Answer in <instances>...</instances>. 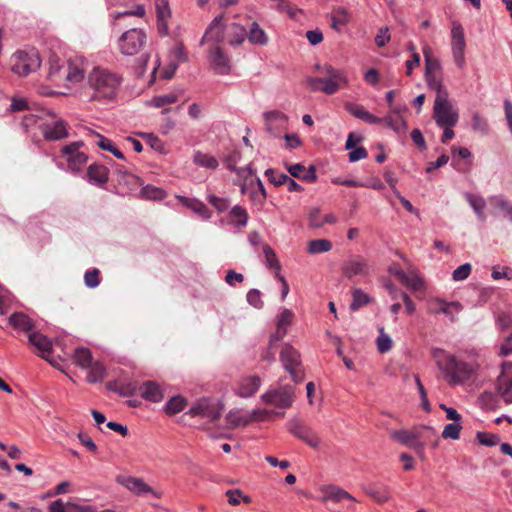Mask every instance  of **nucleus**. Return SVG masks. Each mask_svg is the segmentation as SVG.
<instances>
[{
  "mask_svg": "<svg viewBox=\"0 0 512 512\" xmlns=\"http://www.w3.org/2000/svg\"><path fill=\"white\" fill-rule=\"evenodd\" d=\"M100 272L97 268L88 270L84 275L85 285L89 288H96L100 284Z\"/></svg>",
  "mask_w": 512,
  "mask_h": 512,
  "instance_id": "obj_64",
  "label": "nucleus"
},
{
  "mask_svg": "<svg viewBox=\"0 0 512 512\" xmlns=\"http://www.w3.org/2000/svg\"><path fill=\"white\" fill-rule=\"evenodd\" d=\"M266 130L274 137H278L280 132L287 129L288 117L277 110L264 113Z\"/></svg>",
  "mask_w": 512,
  "mask_h": 512,
  "instance_id": "obj_18",
  "label": "nucleus"
},
{
  "mask_svg": "<svg viewBox=\"0 0 512 512\" xmlns=\"http://www.w3.org/2000/svg\"><path fill=\"white\" fill-rule=\"evenodd\" d=\"M265 175L267 176L269 182L274 184L275 186H281L286 184L288 181V175L285 173H277L274 169L269 168L265 171Z\"/></svg>",
  "mask_w": 512,
  "mask_h": 512,
  "instance_id": "obj_60",
  "label": "nucleus"
},
{
  "mask_svg": "<svg viewBox=\"0 0 512 512\" xmlns=\"http://www.w3.org/2000/svg\"><path fill=\"white\" fill-rule=\"evenodd\" d=\"M490 202L497 209L503 211L510 221H512V204L502 196H493Z\"/></svg>",
  "mask_w": 512,
  "mask_h": 512,
  "instance_id": "obj_53",
  "label": "nucleus"
},
{
  "mask_svg": "<svg viewBox=\"0 0 512 512\" xmlns=\"http://www.w3.org/2000/svg\"><path fill=\"white\" fill-rule=\"evenodd\" d=\"M87 179L94 185H104L108 182L109 171L104 165L92 164L87 169Z\"/></svg>",
  "mask_w": 512,
  "mask_h": 512,
  "instance_id": "obj_27",
  "label": "nucleus"
},
{
  "mask_svg": "<svg viewBox=\"0 0 512 512\" xmlns=\"http://www.w3.org/2000/svg\"><path fill=\"white\" fill-rule=\"evenodd\" d=\"M187 401L182 396L172 397L165 405V412L168 415H175L186 407Z\"/></svg>",
  "mask_w": 512,
  "mask_h": 512,
  "instance_id": "obj_50",
  "label": "nucleus"
},
{
  "mask_svg": "<svg viewBox=\"0 0 512 512\" xmlns=\"http://www.w3.org/2000/svg\"><path fill=\"white\" fill-rule=\"evenodd\" d=\"M391 437L409 448L420 450L428 444L430 437H434L433 447H437L439 440L437 431L431 426L414 427L412 430L400 429L391 432Z\"/></svg>",
  "mask_w": 512,
  "mask_h": 512,
  "instance_id": "obj_3",
  "label": "nucleus"
},
{
  "mask_svg": "<svg viewBox=\"0 0 512 512\" xmlns=\"http://www.w3.org/2000/svg\"><path fill=\"white\" fill-rule=\"evenodd\" d=\"M227 421L232 427H245L251 423L249 414H242L239 411H231L227 415Z\"/></svg>",
  "mask_w": 512,
  "mask_h": 512,
  "instance_id": "obj_51",
  "label": "nucleus"
},
{
  "mask_svg": "<svg viewBox=\"0 0 512 512\" xmlns=\"http://www.w3.org/2000/svg\"><path fill=\"white\" fill-rule=\"evenodd\" d=\"M65 68L61 59L56 55H51L48 60V73L47 77L51 81H61L65 77Z\"/></svg>",
  "mask_w": 512,
  "mask_h": 512,
  "instance_id": "obj_33",
  "label": "nucleus"
},
{
  "mask_svg": "<svg viewBox=\"0 0 512 512\" xmlns=\"http://www.w3.org/2000/svg\"><path fill=\"white\" fill-rule=\"evenodd\" d=\"M118 482L135 495L142 496L151 493L154 497L160 498V494L154 491L142 478L128 476L118 478Z\"/></svg>",
  "mask_w": 512,
  "mask_h": 512,
  "instance_id": "obj_19",
  "label": "nucleus"
},
{
  "mask_svg": "<svg viewBox=\"0 0 512 512\" xmlns=\"http://www.w3.org/2000/svg\"><path fill=\"white\" fill-rule=\"evenodd\" d=\"M345 108L351 115L368 124H382L380 117L371 114L360 104L346 103Z\"/></svg>",
  "mask_w": 512,
  "mask_h": 512,
  "instance_id": "obj_25",
  "label": "nucleus"
},
{
  "mask_svg": "<svg viewBox=\"0 0 512 512\" xmlns=\"http://www.w3.org/2000/svg\"><path fill=\"white\" fill-rule=\"evenodd\" d=\"M180 94L178 92H171L168 94L157 95L150 99L147 104L155 108H164L163 114L168 113L170 108H166L168 105L174 104L178 101Z\"/></svg>",
  "mask_w": 512,
  "mask_h": 512,
  "instance_id": "obj_32",
  "label": "nucleus"
},
{
  "mask_svg": "<svg viewBox=\"0 0 512 512\" xmlns=\"http://www.w3.org/2000/svg\"><path fill=\"white\" fill-rule=\"evenodd\" d=\"M372 298L362 289L355 288L352 291V302L350 304L351 311H357L360 307L369 304Z\"/></svg>",
  "mask_w": 512,
  "mask_h": 512,
  "instance_id": "obj_43",
  "label": "nucleus"
},
{
  "mask_svg": "<svg viewBox=\"0 0 512 512\" xmlns=\"http://www.w3.org/2000/svg\"><path fill=\"white\" fill-rule=\"evenodd\" d=\"M465 35L462 25L455 21L451 28V49L455 64L459 68H463L466 64L465 60Z\"/></svg>",
  "mask_w": 512,
  "mask_h": 512,
  "instance_id": "obj_11",
  "label": "nucleus"
},
{
  "mask_svg": "<svg viewBox=\"0 0 512 512\" xmlns=\"http://www.w3.org/2000/svg\"><path fill=\"white\" fill-rule=\"evenodd\" d=\"M139 392L142 398L154 403L160 402L164 397L163 390L161 389L159 384H157L154 381L144 382L139 387Z\"/></svg>",
  "mask_w": 512,
  "mask_h": 512,
  "instance_id": "obj_26",
  "label": "nucleus"
},
{
  "mask_svg": "<svg viewBox=\"0 0 512 512\" xmlns=\"http://www.w3.org/2000/svg\"><path fill=\"white\" fill-rule=\"evenodd\" d=\"M496 388L505 403H512V374L501 373L498 376Z\"/></svg>",
  "mask_w": 512,
  "mask_h": 512,
  "instance_id": "obj_30",
  "label": "nucleus"
},
{
  "mask_svg": "<svg viewBox=\"0 0 512 512\" xmlns=\"http://www.w3.org/2000/svg\"><path fill=\"white\" fill-rule=\"evenodd\" d=\"M263 253H264L267 265L271 268H274L276 270V274L280 273L281 265L277 259V256H276L274 250L269 245H264Z\"/></svg>",
  "mask_w": 512,
  "mask_h": 512,
  "instance_id": "obj_57",
  "label": "nucleus"
},
{
  "mask_svg": "<svg viewBox=\"0 0 512 512\" xmlns=\"http://www.w3.org/2000/svg\"><path fill=\"white\" fill-rule=\"evenodd\" d=\"M425 81L428 87L436 92V95H440L441 92H447L442 85V79L438 72H425Z\"/></svg>",
  "mask_w": 512,
  "mask_h": 512,
  "instance_id": "obj_48",
  "label": "nucleus"
},
{
  "mask_svg": "<svg viewBox=\"0 0 512 512\" xmlns=\"http://www.w3.org/2000/svg\"><path fill=\"white\" fill-rule=\"evenodd\" d=\"M324 73V77H310L307 79L308 86L312 91L333 95L339 89L347 86L348 78L344 70L327 65L324 67Z\"/></svg>",
  "mask_w": 512,
  "mask_h": 512,
  "instance_id": "obj_4",
  "label": "nucleus"
},
{
  "mask_svg": "<svg viewBox=\"0 0 512 512\" xmlns=\"http://www.w3.org/2000/svg\"><path fill=\"white\" fill-rule=\"evenodd\" d=\"M261 400L266 405H272L280 409L290 408L295 400V388L291 385H284L271 389L261 395Z\"/></svg>",
  "mask_w": 512,
  "mask_h": 512,
  "instance_id": "obj_9",
  "label": "nucleus"
},
{
  "mask_svg": "<svg viewBox=\"0 0 512 512\" xmlns=\"http://www.w3.org/2000/svg\"><path fill=\"white\" fill-rule=\"evenodd\" d=\"M41 66L39 53L31 49L29 51H17L12 57V71L22 77L38 70Z\"/></svg>",
  "mask_w": 512,
  "mask_h": 512,
  "instance_id": "obj_7",
  "label": "nucleus"
},
{
  "mask_svg": "<svg viewBox=\"0 0 512 512\" xmlns=\"http://www.w3.org/2000/svg\"><path fill=\"white\" fill-rule=\"evenodd\" d=\"M261 386V378L257 375H252L243 378L236 390V394L242 398H249L253 396Z\"/></svg>",
  "mask_w": 512,
  "mask_h": 512,
  "instance_id": "obj_24",
  "label": "nucleus"
},
{
  "mask_svg": "<svg viewBox=\"0 0 512 512\" xmlns=\"http://www.w3.org/2000/svg\"><path fill=\"white\" fill-rule=\"evenodd\" d=\"M246 38L247 30L243 25L238 23L230 24L227 39L231 46L243 44Z\"/></svg>",
  "mask_w": 512,
  "mask_h": 512,
  "instance_id": "obj_35",
  "label": "nucleus"
},
{
  "mask_svg": "<svg viewBox=\"0 0 512 512\" xmlns=\"http://www.w3.org/2000/svg\"><path fill=\"white\" fill-rule=\"evenodd\" d=\"M294 317V313L289 309H282L278 316L276 332L271 335V343H277L280 341L286 334L288 327L291 325Z\"/></svg>",
  "mask_w": 512,
  "mask_h": 512,
  "instance_id": "obj_23",
  "label": "nucleus"
},
{
  "mask_svg": "<svg viewBox=\"0 0 512 512\" xmlns=\"http://www.w3.org/2000/svg\"><path fill=\"white\" fill-rule=\"evenodd\" d=\"M210 405L211 403L208 399H200L189 409V414L193 417H203Z\"/></svg>",
  "mask_w": 512,
  "mask_h": 512,
  "instance_id": "obj_62",
  "label": "nucleus"
},
{
  "mask_svg": "<svg viewBox=\"0 0 512 512\" xmlns=\"http://www.w3.org/2000/svg\"><path fill=\"white\" fill-rule=\"evenodd\" d=\"M223 14L216 16L209 26L207 27L201 41L200 45H203L206 41H213L215 45H219L224 39V25Z\"/></svg>",
  "mask_w": 512,
  "mask_h": 512,
  "instance_id": "obj_21",
  "label": "nucleus"
},
{
  "mask_svg": "<svg viewBox=\"0 0 512 512\" xmlns=\"http://www.w3.org/2000/svg\"><path fill=\"white\" fill-rule=\"evenodd\" d=\"M89 370L87 380L89 383L101 382L105 377V367L100 362H92Z\"/></svg>",
  "mask_w": 512,
  "mask_h": 512,
  "instance_id": "obj_49",
  "label": "nucleus"
},
{
  "mask_svg": "<svg viewBox=\"0 0 512 512\" xmlns=\"http://www.w3.org/2000/svg\"><path fill=\"white\" fill-rule=\"evenodd\" d=\"M433 118L438 126H455L459 119L458 111L448 99V92L436 95L433 107Z\"/></svg>",
  "mask_w": 512,
  "mask_h": 512,
  "instance_id": "obj_5",
  "label": "nucleus"
},
{
  "mask_svg": "<svg viewBox=\"0 0 512 512\" xmlns=\"http://www.w3.org/2000/svg\"><path fill=\"white\" fill-rule=\"evenodd\" d=\"M229 221L237 228L245 227L248 223V213L247 210L240 206L235 205L229 212L228 215Z\"/></svg>",
  "mask_w": 512,
  "mask_h": 512,
  "instance_id": "obj_37",
  "label": "nucleus"
},
{
  "mask_svg": "<svg viewBox=\"0 0 512 512\" xmlns=\"http://www.w3.org/2000/svg\"><path fill=\"white\" fill-rule=\"evenodd\" d=\"M349 22V13L346 8L339 7L331 14V27L340 31Z\"/></svg>",
  "mask_w": 512,
  "mask_h": 512,
  "instance_id": "obj_39",
  "label": "nucleus"
},
{
  "mask_svg": "<svg viewBox=\"0 0 512 512\" xmlns=\"http://www.w3.org/2000/svg\"><path fill=\"white\" fill-rule=\"evenodd\" d=\"M141 196L151 200H161L165 197V192L153 185H146L141 190Z\"/></svg>",
  "mask_w": 512,
  "mask_h": 512,
  "instance_id": "obj_56",
  "label": "nucleus"
},
{
  "mask_svg": "<svg viewBox=\"0 0 512 512\" xmlns=\"http://www.w3.org/2000/svg\"><path fill=\"white\" fill-rule=\"evenodd\" d=\"M471 126L473 131L478 132L482 135H486L489 132V124L487 120L482 117L478 112H474L471 119Z\"/></svg>",
  "mask_w": 512,
  "mask_h": 512,
  "instance_id": "obj_52",
  "label": "nucleus"
},
{
  "mask_svg": "<svg viewBox=\"0 0 512 512\" xmlns=\"http://www.w3.org/2000/svg\"><path fill=\"white\" fill-rule=\"evenodd\" d=\"M87 67L88 62L85 58L80 56L70 58L67 62L64 79L70 83L81 82L85 77Z\"/></svg>",
  "mask_w": 512,
  "mask_h": 512,
  "instance_id": "obj_16",
  "label": "nucleus"
},
{
  "mask_svg": "<svg viewBox=\"0 0 512 512\" xmlns=\"http://www.w3.org/2000/svg\"><path fill=\"white\" fill-rule=\"evenodd\" d=\"M247 38L250 43L255 45H266L268 43V36L260 25L254 21L249 27Z\"/></svg>",
  "mask_w": 512,
  "mask_h": 512,
  "instance_id": "obj_36",
  "label": "nucleus"
},
{
  "mask_svg": "<svg viewBox=\"0 0 512 512\" xmlns=\"http://www.w3.org/2000/svg\"><path fill=\"white\" fill-rule=\"evenodd\" d=\"M28 343L35 348V354L55 366L54 360L50 358V355L53 351V344L47 336L40 332L33 331L28 334Z\"/></svg>",
  "mask_w": 512,
  "mask_h": 512,
  "instance_id": "obj_14",
  "label": "nucleus"
},
{
  "mask_svg": "<svg viewBox=\"0 0 512 512\" xmlns=\"http://www.w3.org/2000/svg\"><path fill=\"white\" fill-rule=\"evenodd\" d=\"M207 200L219 213L225 212L230 206L229 199L225 197L209 194Z\"/></svg>",
  "mask_w": 512,
  "mask_h": 512,
  "instance_id": "obj_58",
  "label": "nucleus"
},
{
  "mask_svg": "<svg viewBox=\"0 0 512 512\" xmlns=\"http://www.w3.org/2000/svg\"><path fill=\"white\" fill-rule=\"evenodd\" d=\"M74 362L83 369H87L91 366L92 353L88 348L78 347L73 354Z\"/></svg>",
  "mask_w": 512,
  "mask_h": 512,
  "instance_id": "obj_44",
  "label": "nucleus"
},
{
  "mask_svg": "<svg viewBox=\"0 0 512 512\" xmlns=\"http://www.w3.org/2000/svg\"><path fill=\"white\" fill-rule=\"evenodd\" d=\"M462 310V305L457 301L447 302L443 299L436 298L431 302V312L433 314L443 313L455 321V315Z\"/></svg>",
  "mask_w": 512,
  "mask_h": 512,
  "instance_id": "obj_22",
  "label": "nucleus"
},
{
  "mask_svg": "<svg viewBox=\"0 0 512 512\" xmlns=\"http://www.w3.org/2000/svg\"><path fill=\"white\" fill-rule=\"evenodd\" d=\"M382 119V123H384L388 128L392 129L398 135H403L407 131L406 122L402 117L394 118L392 115H387Z\"/></svg>",
  "mask_w": 512,
  "mask_h": 512,
  "instance_id": "obj_45",
  "label": "nucleus"
},
{
  "mask_svg": "<svg viewBox=\"0 0 512 512\" xmlns=\"http://www.w3.org/2000/svg\"><path fill=\"white\" fill-rule=\"evenodd\" d=\"M476 439L481 445L487 447H493L497 445L499 442V437L497 435L486 432H478L476 435Z\"/></svg>",
  "mask_w": 512,
  "mask_h": 512,
  "instance_id": "obj_63",
  "label": "nucleus"
},
{
  "mask_svg": "<svg viewBox=\"0 0 512 512\" xmlns=\"http://www.w3.org/2000/svg\"><path fill=\"white\" fill-rule=\"evenodd\" d=\"M332 249V243L328 239H314L308 242L307 251L310 254L325 253Z\"/></svg>",
  "mask_w": 512,
  "mask_h": 512,
  "instance_id": "obj_46",
  "label": "nucleus"
},
{
  "mask_svg": "<svg viewBox=\"0 0 512 512\" xmlns=\"http://www.w3.org/2000/svg\"><path fill=\"white\" fill-rule=\"evenodd\" d=\"M112 390L122 397H128L135 395L137 390H139V387H137V385L133 382H126L116 385V387L112 388Z\"/></svg>",
  "mask_w": 512,
  "mask_h": 512,
  "instance_id": "obj_59",
  "label": "nucleus"
},
{
  "mask_svg": "<svg viewBox=\"0 0 512 512\" xmlns=\"http://www.w3.org/2000/svg\"><path fill=\"white\" fill-rule=\"evenodd\" d=\"M93 134L96 136V145L105 151L111 152L116 158L125 160L124 154L115 146V144L108 138L93 132Z\"/></svg>",
  "mask_w": 512,
  "mask_h": 512,
  "instance_id": "obj_40",
  "label": "nucleus"
},
{
  "mask_svg": "<svg viewBox=\"0 0 512 512\" xmlns=\"http://www.w3.org/2000/svg\"><path fill=\"white\" fill-rule=\"evenodd\" d=\"M178 199L181 201V203L184 206H186L187 208L194 211L196 214L201 216L203 219L211 218V211L208 209V207L203 202H201L195 198H188L185 196H178Z\"/></svg>",
  "mask_w": 512,
  "mask_h": 512,
  "instance_id": "obj_34",
  "label": "nucleus"
},
{
  "mask_svg": "<svg viewBox=\"0 0 512 512\" xmlns=\"http://www.w3.org/2000/svg\"><path fill=\"white\" fill-rule=\"evenodd\" d=\"M187 59L188 55L187 52L185 51L184 46L182 44L176 45L170 52V72H165V78H171L174 75L177 68L179 67L180 63L186 62Z\"/></svg>",
  "mask_w": 512,
  "mask_h": 512,
  "instance_id": "obj_28",
  "label": "nucleus"
},
{
  "mask_svg": "<svg viewBox=\"0 0 512 512\" xmlns=\"http://www.w3.org/2000/svg\"><path fill=\"white\" fill-rule=\"evenodd\" d=\"M287 430L296 438L300 439L308 446L317 449L321 443L319 436L299 418L294 417L286 424Z\"/></svg>",
  "mask_w": 512,
  "mask_h": 512,
  "instance_id": "obj_10",
  "label": "nucleus"
},
{
  "mask_svg": "<svg viewBox=\"0 0 512 512\" xmlns=\"http://www.w3.org/2000/svg\"><path fill=\"white\" fill-rule=\"evenodd\" d=\"M9 324L17 330L27 332L28 334L34 331L35 324L33 320L22 312H15L9 317Z\"/></svg>",
  "mask_w": 512,
  "mask_h": 512,
  "instance_id": "obj_29",
  "label": "nucleus"
},
{
  "mask_svg": "<svg viewBox=\"0 0 512 512\" xmlns=\"http://www.w3.org/2000/svg\"><path fill=\"white\" fill-rule=\"evenodd\" d=\"M425 58V72H440L441 63L437 58L431 56L429 47L423 49Z\"/></svg>",
  "mask_w": 512,
  "mask_h": 512,
  "instance_id": "obj_54",
  "label": "nucleus"
},
{
  "mask_svg": "<svg viewBox=\"0 0 512 512\" xmlns=\"http://www.w3.org/2000/svg\"><path fill=\"white\" fill-rule=\"evenodd\" d=\"M147 36L142 29L132 28L125 31L118 39V48L123 55L133 56L144 47Z\"/></svg>",
  "mask_w": 512,
  "mask_h": 512,
  "instance_id": "obj_8",
  "label": "nucleus"
},
{
  "mask_svg": "<svg viewBox=\"0 0 512 512\" xmlns=\"http://www.w3.org/2000/svg\"><path fill=\"white\" fill-rule=\"evenodd\" d=\"M193 162L200 167L209 169H216L219 165L218 160L214 156L203 153L199 150L194 152Z\"/></svg>",
  "mask_w": 512,
  "mask_h": 512,
  "instance_id": "obj_42",
  "label": "nucleus"
},
{
  "mask_svg": "<svg viewBox=\"0 0 512 512\" xmlns=\"http://www.w3.org/2000/svg\"><path fill=\"white\" fill-rule=\"evenodd\" d=\"M461 430L462 425L460 422L449 423L444 427L442 431V437L444 439L458 440L460 438Z\"/></svg>",
  "mask_w": 512,
  "mask_h": 512,
  "instance_id": "obj_55",
  "label": "nucleus"
},
{
  "mask_svg": "<svg viewBox=\"0 0 512 512\" xmlns=\"http://www.w3.org/2000/svg\"><path fill=\"white\" fill-rule=\"evenodd\" d=\"M322 496L318 500L322 503L333 502L340 503L343 501L356 502V498L343 488L336 485H327L320 488Z\"/></svg>",
  "mask_w": 512,
  "mask_h": 512,
  "instance_id": "obj_17",
  "label": "nucleus"
},
{
  "mask_svg": "<svg viewBox=\"0 0 512 512\" xmlns=\"http://www.w3.org/2000/svg\"><path fill=\"white\" fill-rule=\"evenodd\" d=\"M280 361L295 383H301L305 378L301 355L290 344H285L280 352Z\"/></svg>",
  "mask_w": 512,
  "mask_h": 512,
  "instance_id": "obj_6",
  "label": "nucleus"
},
{
  "mask_svg": "<svg viewBox=\"0 0 512 512\" xmlns=\"http://www.w3.org/2000/svg\"><path fill=\"white\" fill-rule=\"evenodd\" d=\"M208 61L216 74L228 75L231 72L229 56L219 45L212 46L208 51Z\"/></svg>",
  "mask_w": 512,
  "mask_h": 512,
  "instance_id": "obj_13",
  "label": "nucleus"
},
{
  "mask_svg": "<svg viewBox=\"0 0 512 512\" xmlns=\"http://www.w3.org/2000/svg\"><path fill=\"white\" fill-rule=\"evenodd\" d=\"M400 282L414 291L424 288V282L416 269H409Z\"/></svg>",
  "mask_w": 512,
  "mask_h": 512,
  "instance_id": "obj_41",
  "label": "nucleus"
},
{
  "mask_svg": "<svg viewBox=\"0 0 512 512\" xmlns=\"http://www.w3.org/2000/svg\"><path fill=\"white\" fill-rule=\"evenodd\" d=\"M121 76L106 68L94 67L88 75V84L94 90V98L112 99L121 84Z\"/></svg>",
  "mask_w": 512,
  "mask_h": 512,
  "instance_id": "obj_2",
  "label": "nucleus"
},
{
  "mask_svg": "<svg viewBox=\"0 0 512 512\" xmlns=\"http://www.w3.org/2000/svg\"><path fill=\"white\" fill-rule=\"evenodd\" d=\"M39 129L47 141H58L68 136L67 124L54 117L39 123Z\"/></svg>",
  "mask_w": 512,
  "mask_h": 512,
  "instance_id": "obj_12",
  "label": "nucleus"
},
{
  "mask_svg": "<svg viewBox=\"0 0 512 512\" xmlns=\"http://www.w3.org/2000/svg\"><path fill=\"white\" fill-rule=\"evenodd\" d=\"M83 142H72L62 148L63 155L67 158L68 168L72 171H79L86 164L88 157L85 153L79 151Z\"/></svg>",
  "mask_w": 512,
  "mask_h": 512,
  "instance_id": "obj_15",
  "label": "nucleus"
},
{
  "mask_svg": "<svg viewBox=\"0 0 512 512\" xmlns=\"http://www.w3.org/2000/svg\"><path fill=\"white\" fill-rule=\"evenodd\" d=\"M365 493L380 504L386 503L391 499L390 489L386 485H368L365 488Z\"/></svg>",
  "mask_w": 512,
  "mask_h": 512,
  "instance_id": "obj_31",
  "label": "nucleus"
},
{
  "mask_svg": "<svg viewBox=\"0 0 512 512\" xmlns=\"http://www.w3.org/2000/svg\"><path fill=\"white\" fill-rule=\"evenodd\" d=\"M342 270L345 277L349 279L355 276H367L369 274L368 263L360 256H356L345 261Z\"/></svg>",
  "mask_w": 512,
  "mask_h": 512,
  "instance_id": "obj_20",
  "label": "nucleus"
},
{
  "mask_svg": "<svg viewBox=\"0 0 512 512\" xmlns=\"http://www.w3.org/2000/svg\"><path fill=\"white\" fill-rule=\"evenodd\" d=\"M227 501L232 506H238L241 503L249 504L252 502L250 496L244 494L240 489H230L226 491Z\"/></svg>",
  "mask_w": 512,
  "mask_h": 512,
  "instance_id": "obj_47",
  "label": "nucleus"
},
{
  "mask_svg": "<svg viewBox=\"0 0 512 512\" xmlns=\"http://www.w3.org/2000/svg\"><path fill=\"white\" fill-rule=\"evenodd\" d=\"M157 20H168L171 16L168 0H155Z\"/></svg>",
  "mask_w": 512,
  "mask_h": 512,
  "instance_id": "obj_61",
  "label": "nucleus"
},
{
  "mask_svg": "<svg viewBox=\"0 0 512 512\" xmlns=\"http://www.w3.org/2000/svg\"><path fill=\"white\" fill-rule=\"evenodd\" d=\"M466 200L471 205L472 209L476 213L477 217L481 221L486 220L484 209L486 207L485 199L482 196L474 195L472 193L465 194Z\"/></svg>",
  "mask_w": 512,
  "mask_h": 512,
  "instance_id": "obj_38",
  "label": "nucleus"
},
{
  "mask_svg": "<svg viewBox=\"0 0 512 512\" xmlns=\"http://www.w3.org/2000/svg\"><path fill=\"white\" fill-rule=\"evenodd\" d=\"M431 354L436 366L450 385L465 383L477 372L479 367L475 359H466L442 348H434Z\"/></svg>",
  "mask_w": 512,
  "mask_h": 512,
  "instance_id": "obj_1",
  "label": "nucleus"
}]
</instances>
